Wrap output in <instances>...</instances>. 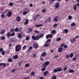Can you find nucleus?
I'll use <instances>...</instances> for the list:
<instances>
[{
  "mask_svg": "<svg viewBox=\"0 0 79 79\" xmlns=\"http://www.w3.org/2000/svg\"><path fill=\"white\" fill-rule=\"evenodd\" d=\"M26 45H24L22 48L23 50H24L26 49Z\"/></svg>",
  "mask_w": 79,
  "mask_h": 79,
  "instance_id": "obj_43",
  "label": "nucleus"
},
{
  "mask_svg": "<svg viewBox=\"0 0 79 79\" xmlns=\"http://www.w3.org/2000/svg\"><path fill=\"white\" fill-rule=\"evenodd\" d=\"M9 5L10 6H13V3L12 2H10L9 3Z\"/></svg>",
  "mask_w": 79,
  "mask_h": 79,
  "instance_id": "obj_37",
  "label": "nucleus"
},
{
  "mask_svg": "<svg viewBox=\"0 0 79 79\" xmlns=\"http://www.w3.org/2000/svg\"><path fill=\"white\" fill-rule=\"evenodd\" d=\"M54 73H57L58 72V69H55L53 70Z\"/></svg>",
  "mask_w": 79,
  "mask_h": 79,
  "instance_id": "obj_35",
  "label": "nucleus"
},
{
  "mask_svg": "<svg viewBox=\"0 0 79 79\" xmlns=\"http://www.w3.org/2000/svg\"><path fill=\"white\" fill-rule=\"evenodd\" d=\"M32 48H32V46H30L28 48V50H29V51H31Z\"/></svg>",
  "mask_w": 79,
  "mask_h": 79,
  "instance_id": "obj_26",
  "label": "nucleus"
},
{
  "mask_svg": "<svg viewBox=\"0 0 79 79\" xmlns=\"http://www.w3.org/2000/svg\"><path fill=\"white\" fill-rule=\"evenodd\" d=\"M18 37L19 39H21L22 37V36H21V33H19L18 35Z\"/></svg>",
  "mask_w": 79,
  "mask_h": 79,
  "instance_id": "obj_23",
  "label": "nucleus"
},
{
  "mask_svg": "<svg viewBox=\"0 0 79 79\" xmlns=\"http://www.w3.org/2000/svg\"><path fill=\"white\" fill-rule=\"evenodd\" d=\"M76 5H75L74 6H73V9L74 10H76Z\"/></svg>",
  "mask_w": 79,
  "mask_h": 79,
  "instance_id": "obj_46",
  "label": "nucleus"
},
{
  "mask_svg": "<svg viewBox=\"0 0 79 79\" xmlns=\"http://www.w3.org/2000/svg\"><path fill=\"white\" fill-rule=\"evenodd\" d=\"M75 25H76V23H72L71 24V26H75Z\"/></svg>",
  "mask_w": 79,
  "mask_h": 79,
  "instance_id": "obj_50",
  "label": "nucleus"
},
{
  "mask_svg": "<svg viewBox=\"0 0 79 79\" xmlns=\"http://www.w3.org/2000/svg\"><path fill=\"white\" fill-rule=\"evenodd\" d=\"M50 64V62L49 61H47L46 62L44 63L42 65V66L43 68H47V66H48V65H49Z\"/></svg>",
  "mask_w": 79,
  "mask_h": 79,
  "instance_id": "obj_4",
  "label": "nucleus"
},
{
  "mask_svg": "<svg viewBox=\"0 0 79 79\" xmlns=\"http://www.w3.org/2000/svg\"><path fill=\"white\" fill-rule=\"evenodd\" d=\"M57 41H60L61 40V38L59 37L57 39Z\"/></svg>",
  "mask_w": 79,
  "mask_h": 79,
  "instance_id": "obj_52",
  "label": "nucleus"
},
{
  "mask_svg": "<svg viewBox=\"0 0 79 79\" xmlns=\"http://www.w3.org/2000/svg\"><path fill=\"white\" fill-rule=\"evenodd\" d=\"M40 59L41 61H43V60H44V59H43V57H42L41 56L40 57Z\"/></svg>",
  "mask_w": 79,
  "mask_h": 79,
  "instance_id": "obj_58",
  "label": "nucleus"
},
{
  "mask_svg": "<svg viewBox=\"0 0 79 79\" xmlns=\"http://www.w3.org/2000/svg\"><path fill=\"white\" fill-rule=\"evenodd\" d=\"M43 26V25L42 24H40V25H35V27H42V26Z\"/></svg>",
  "mask_w": 79,
  "mask_h": 79,
  "instance_id": "obj_19",
  "label": "nucleus"
},
{
  "mask_svg": "<svg viewBox=\"0 0 79 79\" xmlns=\"http://www.w3.org/2000/svg\"><path fill=\"white\" fill-rule=\"evenodd\" d=\"M31 76H34L35 74V72H31Z\"/></svg>",
  "mask_w": 79,
  "mask_h": 79,
  "instance_id": "obj_47",
  "label": "nucleus"
},
{
  "mask_svg": "<svg viewBox=\"0 0 79 79\" xmlns=\"http://www.w3.org/2000/svg\"><path fill=\"white\" fill-rule=\"evenodd\" d=\"M37 17H35L33 18V19H34V20L35 21V20H36V19H37Z\"/></svg>",
  "mask_w": 79,
  "mask_h": 79,
  "instance_id": "obj_63",
  "label": "nucleus"
},
{
  "mask_svg": "<svg viewBox=\"0 0 79 79\" xmlns=\"http://www.w3.org/2000/svg\"><path fill=\"white\" fill-rule=\"evenodd\" d=\"M1 53L2 55H5V51H3L1 52Z\"/></svg>",
  "mask_w": 79,
  "mask_h": 79,
  "instance_id": "obj_39",
  "label": "nucleus"
},
{
  "mask_svg": "<svg viewBox=\"0 0 79 79\" xmlns=\"http://www.w3.org/2000/svg\"><path fill=\"white\" fill-rule=\"evenodd\" d=\"M63 50V48L61 47H60L58 49V52L59 53H60L62 52V51Z\"/></svg>",
  "mask_w": 79,
  "mask_h": 79,
  "instance_id": "obj_10",
  "label": "nucleus"
},
{
  "mask_svg": "<svg viewBox=\"0 0 79 79\" xmlns=\"http://www.w3.org/2000/svg\"><path fill=\"white\" fill-rule=\"evenodd\" d=\"M14 31L15 32H18V31H19V29H18V28H16L14 30Z\"/></svg>",
  "mask_w": 79,
  "mask_h": 79,
  "instance_id": "obj_29",
  "label": "nucleus"
},
{
  "mask_svg": "<svg viewBox=\"0 0 79 79\" xmlns=\"http://www.w3.org/2000/svg\"><path fill=\"white\" fill-rule=\"evenodd\" d=\"M48 21V22H50V21H51V20L52 19V18L50 17H48L47 18Z\"/></svg>",
  "mask_w": 79,
  "mask_h": 79,
  "instance_id": "obj_21",
  "label": "nucleus"
},
{
  "mask_svg": "<svg viewBox=\"0 0 79 79\" xmlns=\"http://www.w3.org/2000/svg\"><path fill=\"white\" fill-rule=\"evenodd\" d=\"M79 35H77L74 38H73L72 40V39H70V41L71 42L72 44H74V42H76V39H78Z\"/></svg>",
  "mask_w": 79,
  "mask_h": 79,
  "instance_id": "obj_3",
  "label": "nucleus"
},
{
  "mask_svg": "<svg viewBox=\"0 0 79 79\" xmlns=\"http://www.w3.org/2000/svg\"><path fill=\"white\" fill-rule=\"evenodd\" d=\"M33 47L34 48L37 49V48H39V44H37L34 43L33 44Z\"/></svg>",
  "mask_w": 79,
  "mask_h": 79,
  "instance_id": "obj_6",
  "label": "nucleus"
},
{
  "mask_svg": "<svg viewBox=\"0 0 79 79\" xmlns=\"http://www.w3.org/2000/svg\"><path fill=\"white\" fill-rule=\"evenodd\" d=\"M58 24L55 23L53 25V27H58Z\"/></svg>",
  "mask_w": 79,
  "mask_h": 79,
  "instance_id": "obj_20",
  "label": "nucleus"
},
{
  "mask_svg": "<svg viewBox=\"0 0 79 79\" xmlns=\"http://www.w3.org/2000/svg\"><path fill=\"white\" fill-rule=\"evenodd\" d=\"M23 15H26V14H27V12H26V11H24L23 13Z\"/></svg>",
  "mask_w": 79,
  "mask_h": 79,
  "instance_id": "obj_53",
  "label": "nucleus"
},
{
  "mask_svg": "<svg viewBox=\"0 0 79 79\" xmlns=\"http://www.w3.org/2000/svg\"><path fill=\"white\" fill-rule=\"evenodd\" d=\"M23 28L22 27H20L19 29V32H21V31H23Z\"/></svg>",
  "mask_w": 79,
  "mask_h": 79,
  "instance_id": "obj_30",
  "label": "nucleus"
},
{
  "mask_svg": "<svg viewBox=\"0 0 79 79\" xmlns=\"http://www.w3.org/2000/svg\"><path fill=\"white\" fill-rule=\"evenodd\" d=\"M7 36L8 37H10L11 36V35H10V32H9L7 33Z\"/></svg>",
  "mask_w": 79,
  "mask_h": 79,
  "instance_id": "obj_27",
  "label": "nucleus"
},
{
  "mask_svg": "<svg viewBox=\"0 0 79 79\" xmlns=\"http://www.w3.org/2000/svg\"><path fill=\"white\" fill-rule=\"evenodd\" d=\"M26 21L24 22V25H26V24H28L29 23L28 21H29V20L28 19H27L26 20Z\"/></svg>",
  "mask_w": 79,
  "mask_h": 79,
  "instance_id": "obj_17",
  "label": "nucleus"
},
{
  "mask_svg": "<svg viewBox=\"0 0 79 79\" xmlns=\"http://www.w3.org/2000/svg\"><path fill=\"white\" fill-rule=\"evenodd\" d=\"M47 43H46H46H45L44 45V47H48V45H50L49 44H47Z\"/></svg>",
  "mask_w": 79,
  "mask_h": 79,
  "instance_id": "obj_25",
  "label": "nucleus"
},
{
  "mask_svg": "<svg viewBox=\"0 0 79 79\" xmlns=\"http://www.w3.org/2000/svg\"><path fill=\"white\" fill-rule=\"evenodd\" d=\"M3 66V67H5L6 66V64L5 63H0V66Z\"/></svg>",
  "mask_w": 79,
  "mask_h": 79,
  "instance_id": "obj_14",
  "label": "nucleus"
},
{
  "mask_svg": "<svg viewBox=\"0 0 79 79\" xmlns=\"http://www.w3.org/2000/svg\"><path fill=\"white\" fill-rule=\"evenodd\" d=\"M56 79V76H55L53 77L52 79Z\"/></svg>",
  "mask_w": 79,
  "mask_h": 79,
  "instance_id": "obj_59",
  "label": "nucleus"
},
{
  "mask_svg": "<svg viewBox=\"0 0 79 79\" xmlns=\"http://www.w3.org/2000/svg\"><path fill=\"white\" fill-rule=\"evenodd\" d=\"M47 74H48V71H46L44 72L43 75H44V76H47Z\"/></svg>",
  "mask_w": 79,
  "mask_h": 79,
  "instance_id": "obj_15",
  "label": "nucleus"
},
{
  "mask_svg": "<svg viewBox=\"0 0 79 79\" xmlns=\"http://www.w3.org/2000/svg\"><path fill=\"white\" fill-rule=\"evenodd\" d=\"M21 45L20 44L17 45L15 47V50L16 52H19L21 50Z\"/></svg>",
  "mask_w": 79,
  "mask_h": 79,
  "instance_id": "obj_2",
  "label": "nucleus"
},
{
  "mask_svg": "<svg viewBox=\"0 0 79 79\" xmlns=\"http://www.w3.org/2000/svg\"><path fill=\"white\" fill-rule=\"evenodd\" d=\"M43 37H44V34H41L39 36L37 35L35 36V35H33L31 37V39L34 40H39L40 38Z\"/></svg>",
  "mask_w": 79,
  "mask_h": 79,
  "instance_id": "obj_1",
  "label": "nucleus"
},
{
  "mask_svg": "<svg viewBox=\"0 0 79 79\" xmlns=\"http://www.w3.org/2000/svg\"><path fill=\"white\" fill-rule=\"evenodd\" d=\"M35 33H37V34H39V33H40V32L39 31H38L37 30H35Z\"/></svg>",
  "mask_w": 79,
  "mask_h": 79,
  "instance_id": "obj_54",
  "label": "nucleus"
},
{
  "mask_svg": "<svg viewBox=\"0 0 79 79\" xmlns=\"http://www.w3.org/2000/svg\"><path fill=\"white\" fill-rule=\"evenodd\" d=\"M55 32H56V31L55 30H53L51 31V33L52 34H55Z\"/></svg>",
  "mask_w": 79,
  "mask_h": 79,
  "instance_id": "obj_33",
  "label": "nucleus"
},
{
  "mask_svg": "<svg viewBox=\"0 0 79 79\" xmlns=\"http://www.w3.org/2000/svg\"><path fill=\"white\" fill-rule=\"evenodd\" d=\"M64 32L65 33H68V30L67 29H65L64 30Z\"/></svg>",
  "mask_w": 79,
  "mask_h": 79,
  "instance_id": "obj_36",
  "label": "nucleus"
},
{
  "mask_svg": "<svg viewBox=\"0 0 79 79\" xmlns=\"http://www.w3.org/2000/svg\"><path fill=\"white\" fill-rule=\"evenodd\" d=\"M55 6L56 9H58L60 8V3L59 2H57L55 5Z\"/></svg>",
  "mask_w": 79,
  "mask_h": 79,
  "instance_id": "obj_8",
  "label": "nucleus"
},
{
  "mask_svg": "<svg viewBox=\"0 0 79 79\" xmlns=\"http://www.w3.org/2000/svg\"><path fill=\"white\" fill-rule=\"evenodd\" d=\"M69 72L70 73H74V71L73 69H70L69 70Z\"/></svg>",
  "mask_w": 79,
  "mask_h": 79,
  "instance_id": "obj_31",
  "label": "nucleus"
},
{
  "mask_svg": "<svg viewBox=\"0 0 79 79\" xmlns=\"http://www.w3.org/2000/svg\"><path fill=\"white\" fill-rule=\"evenodd\" d=\"M29 65H30V64L29 63H27L25 65V66L27 68H28L29 66Z\"/></svg>",
  "mask_w": 79,
  "mask_h": 79,
  "instance_id": "obj_22",
  "label": "nucleus"
},
{
  "mask_svg": "<svg viewBox=\"0 0 79 79\" xmlns=\"http://www.w3.org/2000/svg\"><path fill=\"white\" fill-rule=\"evenodd\" d=\"M57 71L58 72H60L62 71V68L61 67H60L59 68H57Z\"/></svg>",
  "mask_w": 79,
  "mask_h": 79,
  "instance_id": "obj_16",
  "label": "nucleus"
},
{
  "mask_svg": "<svg viewBox=\"0 0 79 79\" xmlns=\"http://www.w3.org/2000/svg\"><path fill=\"white\" fill-rule=\"evenodd\" d=\"M16 21H18V22L20 21H21V17L19 16H18L16 18Z\"/></svg>",
  "mask_w": 79,
  "mask_h": 79,
  "instance_id": "obj_13",
  "label": "nucleus"
},
{
  "mask_svg": "<svg viewBox=\"0 0 79 79\" xmlns=\"http://www.w3.org/2000/svg\"><path fill=\"white\" fill-rule=\"evenodd\" d=\"M67 69V66H65L64 69V71H65Z\"/></svg>",
  "mask_w": 79,
  "mask_h": 79,
  "instance_id": "obj_48",
  "label": "nucleus"
},
{
  "mask_svg": "<svg viewBox=\"0 0 79 79\" xmlns=\"http://www.w3.org/2000/svg\"><path fill=\"white\" fill-rule=\"evenodd\" d=\"M51 41V40L50 39H49L47 40L46 41V42L47 43V42H50Z\"/></svg>",
  "mask_w": 79,
  "mask_h": 79,
  "instance_id": "obj_62",
  "label": "nucleus"
},
{
  "mask_svg": "<svg viewBox=\"0 0 79 79\" xmlns=\"http://www.w3.org/2000/svg\"><path fill=\"white\" fill-rule=\"evenodd\" d=\"M8 46L9 47H12V44H9Z\"/></svg>",
  "mask_w": 79,
  "mask_h": 79,
  "instance_id": "obj_64",
  "label": "nucleus"
},
{
  "mask_svg": "<svg viewBox=\"0 0 79 79\" xmlns=\"http://www.w3.org/2000/svg\"><path fill=\"white\" fill-rule=\"evenodd\" d=\"M10 31L12 32H14V31H15V29H12L10 30Z\"/></svg>",
  "mask_w": 79,
  "mask_h": 79,
  "instance_id": "obj_60",
  "label": "nucleus"
},
{
  "mask_svg": "<svg viewBox=\"0 0 79 79\" xmlns=\"http://www.w3.org/2000/svg\"><path fill=\"white\" fill-rule=\"evenodd\" d=\"M9 10V9H7V10H5V12L6 13H7L8 12V11Z\"/></svg>",
  "mask_w": 79,
  "mask_h": 79,
  "instance_id": "obj_61",
  "label": "nucleus"
},
{
  "mask_svg": "<svg viewBox=\"0 0 79 79\" xmlns=\"http://www.w3.org/2000/svg\"><path fill=\"white\" fill-rule=\"evenodd\" d=\"M65 45V44L64 43L60 45V47H64V48H67V45Z\"/></svg>",
  "mask_w": 79,
  "mask_h": 79,
  "instance_id": "obj_9",
  "label": "nucleus"
},
{
  "mask_svg": "<svg viewBox=\"0 0 79 79\" xmlns=\"http://www.w3.org/2000/svg\"><path fill=\"white\" fill-rule=\"evenodd\" d=\"M69 54L66 55L65 56L66 58H69Z\"/></svg>",
  "mask_w": 79,
  "mask_h": 79,
  "instance_id": "obj_49",
  "label": "nucleus"
},
{
  "mask_svg": "<svg viewBox=\"0 0 79 79\" xmlns=\"http://www.w3.org/2000/svg\"><path fill=\"white\" fill-rule=\"evenodd\" d=\"M5 15L4 14H2L1 15V18H5Z\"/></svg>",
  "mask_w": 79,
  "mask_h": 79,
  "instance_id": "obj_41",
  "label": "nucleus"
},
{
  "mask_svg": "<svg viewBox=\"0 0 79 79\" xmlns=\"http://www.w3.org/2000/svg\"><path fill=\"white\" fill-rule=\"evenodd\" d=\"M29 36H27L26 38V40H29Z\"/></svg>",
  "mask_w": 79,
  "mask_h": 79,
  "instance_id": "obj_51",
  "label": "nucleus"
},
{
  "mask_svg": "<svg viewBox=\"0 0 79 79\" xmlns=\"http://www.w3.org/2000/svg\"><path fill=\"white\" fill-rule=\"evenodd\" d=\"M3 48H0V52H3Z\"/></svg>",
  "mask_w": 79,
  "mask_h": 79,
  "instance_id": "obj_56",
  "label": "nucleus"
},
{
  "mask_svg": "<svg viewBox=\"0 0 79 79\" xmlns=\"http://www.w3.org/2000/svg\"><path fill=\"white\" fill-rule=\"evenodd\" d=\"M73 56V53H71L70 54V58H72Z\"/></svg>",
  "mask_w": 79,
  "mask_h": 79,
  "instance_id": "obj_45",
  "label": "nucleus"
},
{
  "mask_svg": "<svg viewBox=\"0 0 79 79\" xmlns=\"http://www.w3.org/2000/svg\"><path fill=\"white\" fill-rule=\"evenodd\" d=\"M10 40L12 42H15V38H12L10 39Z\"/></svg>",
  "mask_w": 79,
  "mask_h": 79,
  "instance_id": "obj_24",
  "label": "nucleus"
},
{
  "mask_svg": "<svg viewBox=\"0 0 79 79\" xmlns=\"http://www.w3.org/2000/svg\"><path fill=\"white\" fill-rule=\"evenodd\" d=\"M58 16H56L55 17V18H54L53 19V20L54 21H55V22H57L58 21Z\"/></svg>",
  "mask_w": 79,
  "mask_h": 79,
  "instance_id": "obj_12",
  "label": "nucleus"
},
{
  "mask_svg": "<svg viewBox=\"0 0 79 79\" xmlns=\"http://www.w3.org/2000/svg\"><path fill=\"white\" fill-rule=\"evenodd\" d=\"M6 15L8 17H10L12 15V12L9 10L6 14Z\"/></svg>",
  "mask_w": 79,
  "mask_h": 79,
  "instance_id": "obj_5",
  "label": "nucleus"
},
{
  "mask_svg": "<svg viewBox=\"0 0 79 79\" xmlns=\"http://www.w3.org/2000/svg\"><path fill=\"white\" fill-rule=\"evenodd\" d=\"M1 39L2 40H5V36H2L1 37Z\"/></svg>",
  "mask_w": 79,
  "mask_h": 79,
  "instance_id": "obj_38",
  "label": "nucleus"
},
{
  "mask_svg": "<svg viewBox=\"0 0 79 79\" xmlns=\"http://www.w3.org/2000/svg\"><path fill=\"white\" fill-rule=\"evenodd\" d=\"M71 19H72V16H71V15H69L68 17V19L69 20H70Z\"/></svg>",
  "mask_w": 79,
  "mask_h": 79,
  "instance_id": "obj_42",
  "label": "nucleus"
},
{
  "mask_svg": "<svg viewBox=\"0 0 79 79\" xmlns=\"http://www.w3.org/2000/svg\"><path fill=\"white\" fill-rule=\"evenodd\" d=\"M15 35V33L13 32L10 35V36L11 37H13V36H14Z\"/></svg>",
  "mask_w": 79,
  "mask_h": 79,
  "instance_id": "obj_44",
  "label": "nucleus"
},
{
  "mask_svg": "<svg viewBox=\"0 0 79 79\" xmlns=\"http://www.w3.org/2000/svg\"><path fill=\"white\" fill-rule=\"evenodd\" d=\"M15 71H16V70L15 69H12L11 71V73H15Z\"/></svg>",
  "mask_w": 79,
  "mask_h": 79,
  "instance_id": "obj_40",
  "label": "nucleus"
},
{
  "mask_svg": "<svg viewBox=\"0 0 79 79\" xmlns=\"http://www.w3.org/2000/svg\"><path fill=\"white\" fill-rule=\"evenodd\" d=\"M13 58L14 59H15V60H16V59L18 58V56L17 55H15Z\"/></svg>",
  "mask_w": 79,
  "mask_h": 79,
  "instance_id": "obj_18",
  "label": "nucleus"
},
{
  "mask_svg": "<svg viewBox=\"0 0 79 79\" xmlns=\"http://www.w3.org/2000/svg\"><path fill=\"white\" fill-rule=\"evenodd\" d=\"M28 30L29 31V32H31L32 30V29L31 28H28Z\"/></svg>",
  "mask_w": 79,
  "mask_h": 79,
  "instance_id": "obj_55",
  "label": "nucleus"
},
{
  "mask_svg": "<svg viewBox=\"0 0 79 79\" xmlns=\"http://www.w3.org/2000/svg\"><path fill=\"white\" fill-rule=\"evenodd\" d=\"M73 61H76L77 60V59L75 57H73Z\"/></svg>",
  "mask_w": 79,
  "mask_h": 79,
  "instance_id": "obj_57",
  "label": "nucleus"
},
{
  "mask_svg": "<svg viewBox=\"0 0 79 79\" xmlns=\"http://www.w3.org/2000/svg\"><path fill=\"white\" fill-rule=\"evenodd\" d=\"M53 37V35L48 34L46 36L47 39H48V38H52Z\"/></svg>",
  "mask_w": 79,
  "mask_h": 79,
  "instance_id": "obj_7",
  "label": "nucleus"
},
{
  "mask_svg": "<svg viewBox=\"0 0 79 79\" xmlns=\"http://www.w3.org/2000/svg\"><path fill=\"white\" fill-rule=\"evenodd\" d=\"M8 61V62H12L13 61V59L11 58H10L9 59Z\"/></svg>",
  "mask_w": 79,
  "mask_h": 79,
  "instance_id": "obj_34",
  "label": "nucleus"
},
{
  "mask_svg": "<svg viewBox=\"0 0 79 79\" xmlns=\"http://www.w3.org/2000/svg\"><path fill=\"white\" fill-rule=\"evenodd\" d=\"M46 55H47V53L45 52H44L41 54V56L43 57H45Z\"/></svg>",
  "mask_w": 79,
  "mask_h": 79,
  "instance_id": "obj_11",
  "label": "nucleus"
},
{
  "mask_svg": "<svg viewBox=\"0 0 79 79\" xmlns=\"http://www.w3.org/2000/svg\"><path fill=\"white\" fill-rule=\"evenodd\" d=\"M5 30H2V31L0 32L1 34H3L5 33Z\"/></svg>",
  "mask_w": 79,
  "mask_h": 79,
  "instance_id": "obj_28",
  "label": "nucleus"
},
{
  "mask_svg": "<svg viewBox=\"0 0 79 79\" xmlns=\"http://www.w3.org/2000/svg\"><path fill=\"white\" fill-rule=\"evenodd\" d=\"M45 70H46V67H44L41 68L42 71H44Z\"/></svg>",
  "mask_w": 79,
  "mask_h": 79,
  "instance_id": "obj_32",
  "label": "nucleus"
}]
</instances>
